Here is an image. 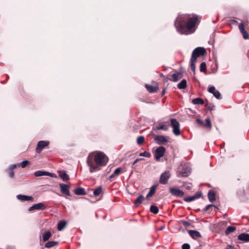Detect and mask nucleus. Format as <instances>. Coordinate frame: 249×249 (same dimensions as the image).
I'll return each instance as SVG.
<instances>
[{
    "label": "nucleus",
    "mask_w": 249,
    "mask_h": 249,
    "mask_svg": "<svg viewBox=\"0 0 249 249\" xmlns=\"http://www.w3.org/2000/svg\"><path fill=\"white\" fill-rule=\"evenodd\" d=\"M45 176H49V177H54V174H53V173H50V172H46V174Z\"/></svg>",
    "instance_id": "nucleus-50"
},
{
    "label": "nucleus",
    "mask_w": 249,
    "mask_h": 249,
    "mask_svg": "<svg viewBox=\"0 0 249 249\" xmlns=\"http://www.w3.org/2000/svg\"><path fill=\"white\" fill-rule=\"evenodd\" d=\"M201 196V193L200 192H197L193 196L184 197L183 199L185 202H189L193 201L196 200V199L200 198Z\"/></svg>",
    "instance_id": "nucleus-15"
},
{
    "label": "nucleus",
    "mask_w": 249,
    "mask_h": 249,
    "mask_svg": "<svg viewBox=\"0 0 249 249\" xmlns=\"http://www.w3.org/2000/svg\"><path fill=\"white\" fill-rule=\"evenodd\" d=\"M67 222L65 220L60 221L57 225V230L59 231H62L66 226Z\"/></svg>",
    "instance_id": "nucleus-28"
},
{
    "label": "nucleus",
    "mask_w": 249,
    "mask_h": 249,
    "mask_svg": "<svg viewBox=\"0 0 249 249\" xmlns=\"http://www.w3.org/2000/svg\"><path fill=\"white\" fill-rule=\"evenodd\" d=\"M147 90L150 93L156 92L159 89V88L157 86H153L149 85H145Z\"/></svg>",
    "instance_id": "nucleus-23"
},
{
    "label": "nucleus",
    "mask_w": 249,
    "mask_h": 249,
    "mask_svg": "<svg viewBox=\"0 0 249 249\" xmlns=\"http://www.w3.org/2000/svg\"><path fill=\"white\" fill-rule=\"evenodd\" d=\"M74 194L76 195H85L86 194L85 189L83 188H77L74 190Z\"/></svg>",
    "instance_id": "nucleus-25"
},
{
    "label": "nucleus",
    "mask_w": 249,
    "mask_h": 249,
    "mask_svg": "<svg viewBox=\"0 0 249 249\" xmlns=\"http://www.w3.org/2000/svg\"><path fill=\"white\" fill-rule=\"evenodd\" d=\"M17 198L21 201H34V198L31 196H28L23 195H18L17 196Z\"/></svg>",
    "instance_id": "nucleus-16"
},
{
    "label": "nucleus",
    "mask_w": 249,
    "mask_h": 249,
    "mask_svg": "<svg viewBox=\"0 0 249 249\" xmlns=\"http://www.w3.org/2000/svg\"><path fill=\"white\" fill-rule=\"evenodd\" d=\"M242 34L243 35V36L244 38L247 39L249 38V35L245 31L244 32H242Z\"/></svg>",
    "instance_id": "nucleus-47"
},
{
    "label": "nucleus",
    "mask_w": 249,
    "mask_h": 249,
    "mask_svg": "<svg viewBox=\"0 0 249 249\" xmlns=\"http://www.w3.org/2000/svg\"><path fill=\"white\" fill-rule=\"evenodd\" d=\"M49 144V141H40L37 142L36 152L37 153H40L42 150Z\"/></svg>",
    "instance_id": "nucleus-9"
},
{
    "label": "nucleus",
    "mask_w": 249,
    "mask_h": 249,
    "mask_svg": "<svg viewBox=\"0 0 249 249\" xmlns=\"http://www.w3.org/2000/svg\"><path fill=\"white\" fill-rule=\"evenodd\" d=\"M187 82L185 79H183L178 84V88L179 89H184L186 88Z\"/></svg>",
    "instance_id": "nucleus-29"
},
{
    "label": "nucleus",
    "mask_w": 249,
    "mask_h": 249,
    "mask_svg": "<svg viewBox=\"0 0 249 249\" xmlns=\"http://www.w3.org/2000/svg\"><path fill=\"white\" fill-rule=\"evenodd\" d=\"M226 249H234V247L231 245H228Z\"/></svg>",
    "instance_id": "nucleus-52"
},
{
    "label": "nucleus",
    "mask_w": 249,
    "mask_h": 249,
    "mask_svg": "<svg viewBox=\"0 0 249 249\" xmlns=\"http://www.w3.org/2000/svg\"><path fill=\"white\" fill-rule=\"evenodd\" d=\"M144 200V197L142 195H139L136 199L134 201V204L136 207H138Z\"/></svg>",
    "instance_id": "nucleus-19"
},
{
    "label": "nucleus",
    "mask_w": 249,
    "mask_h": 249,
    "mask_svg": "<svg viewBox=\"0 0 249 249\" xmlns=\"http://www.w3.org/2000/svg\"><path fill=\"white\" fill-rule=\"evenodd\" d=\"M154 141L159 145L165 144L168 141L163 135H157L154 138Z\"/></svg>",
    "instance_id": "nucleus-11"
},
{
    "label": "nucleus",
    "mask_w": 249,
    "mask_h": 249,
    "mask_svg": "<svg viewBox=\"0 0 249 249\" xmlns=\"http://www.w3.org/2000/svg\"><path fill=\"white\" fill-rule=\"evenodd\" d=\"M188 232L193 239H196L201 236L200 232L196 230H189Z\"/></svg>",
    "instance_id": "nucleus-20"
},
{
    "label": "nucleus",
    "mask_w": 249,
    "mask_h": 249,
    "mask_svg": "<svg viewBox=\"0 0 249 249\" xmlns=\"http://www.w3.org/2000/svg\"><path fill=\"white\" fill-rule=\"evenodd\" d=\"M164 227H162L161 228H160V230L161 231V230H162L163 229Z\"/></svg>",
    "instance_id": "nucleus-56"
},
{
    "label": "nucleus",
    "mask_w": 249,
    "mask_h": 249,
    "mask_svg": "<svg viewBox=\"0 0 249 249\" xmlns=\"http://www.w3.org/2000/svg\"><path fill=\"white\" fill-rule=\"evenodd\" d=\"M170 176L171 175L169 171H166L164 172L160 176V183L164 185L166 184Z\"/></svg>",
    "instance_id": "nucleus-8"
},
{
    "label": "nucleus",
    "mask_w": 249,
    "mask_h": 249,
    "mask_svg": "<svg viewBox=\"0 0 249 249\" xmlns=\"http://www.w3.org/2000/svg\"><path fill=\"white\" fill-rule=\"evenodd\" d=\"M114 173L110 176V178H112L114 176Z\"/></svg>",
    "instance_id": "nucleus-57"
},
{
    "label": "nucleus",
    "mask_w": 249,
    "mask_h": 249,
    "mask_svg": "<svg viewBox=\"0 0 249 249\" xmlns=\"http://www.w3.org/2000/svg\"><path fill=\"white\" fill-rule=\"evenodd\" d=\"M208 196L209 200L211 202H213L216 199L215 193L212 190H210L209 191L208 193Z\"/></svg>",
    "instance_id": "nucleus-22"
},
{
    "label": "nucleus",
    "mask_w": 249,
    "mask_h": 249,
    "mask_svg": "<svg viewBox=\"0 0 249 249\" xmlns=\"http://www.w3.org/2000/svg\"><path fill=\"white\" fill-rule=\"evenodd\" d=\"M189 15H179L175 21L177 31L180 34L188 35L189 33L186 30V23L189 18Z\"/></svg>",
    "instance_id": "nucleus-2"
},
{
    "label": "nucleus",
    "mask_w": 249,
    "mask_h": 249,
    "mask_svg": "<svg viewBox=\"0 0 249 249\" xmlns=\"http://www.w3.org/2000/svg\"><path fill=\"white\" fill-rule=\"evenodd\" d=\"M46 209V206L43 203L40 202L37 204H34L33 206L29 208V211H32L33 210H43Z\"/></svg>",
    "instance_id": "nucleus-13"
},
{
    "label": "nucleus",
    "mask_w": 249,
    "mask_h": 249,
    "mask_svg": "<svg viewBox=\"0 0 249 249\" xmlns=\"http://www.w3.org/2000/svg\"><path fill=\"white\" fill-rule=\"evenodd\" d=\"M239 29H240V31L241 33H242V32H244L245 31V29H244V25H243V23H240L239 25Z\"/></svg>",
    "instance_id": "nucleus-46"
},
{
    "label": "nucleus",
    "mask_w": 249,
    "mask_h": 249,
    "mask_svg": "<svg viewBox=\"0 0 249 249\" xmlns=\"http://www.w3.org/2000/svg\"><path fill=\"white\" fill-rule=\"evenodd\" d=\"M236 230V228L233 226H229L227 228L226 231H225V234L226 235H228L230 234L231 233L233 232Z\"/></svg>",
    "instance_id": "nucleus-34"
},
{
    "label": "nucleus",
    "mask_w": 249,
    "mask_h": 249,
    "mask_svg": "<svg viewBox=\"0 0 249 249\" xmlns=\"http://www.w3.org/2000/svg\"><path fill=\"white\" fill-rule=\"evenodd\" d=\"M30 163V162L28 160H25L20 162L19 163H18L17 165L20 166L22 168H24Z\"/></svg>",
    "instance_id": "nucleus-36"
},
{
    "label": "nucleus",
    "mask_w": 249,
    "mask_h": 249,
    "mask_svg": "<svg viewBox=\"0 0 249 249\" xmlns=\"http://www.w3.org/2000/svg\"><path fill=\"white\" fill-rule=\"evenodd\" d=\"M169 191L173 196L176 197H182L184 195V192L178 188H171Z\"/></svg>",
    "instance_id": "nucleus-10"
},
{
    "label": "nucleus",
    "mask_w": 249,
    "mask_h": 249,
    "mask_svg": "<svg viewBox=\"0 0 249 249\" xmlns=\"http://www.w3.org/2000/svg\"><path fill=\"white\" fill-rule=\"evenodd\" d=\"M58 243L56 241H48L45 245V247L47 248H51L54 246L58 245Z\"/></svg>",
    "instance_id": "nucleus-31"
},
{
    "label": "nucleus",
    "mask_w": 249,
    "mask_h": 249,
    "mask_svg": "<svg viewBox=\"0 0 249 249\" xmlns=\"http://www.w3.org/2000/svg\"><path fill=\"white\" fill-rule=\"evenodd\" d=\"M182 224L185 227H189L191 225V223L187 221L182 220L181 221Z\"/></svg>",
    "instance_id": "nucleus-43"
},
{
    "label": "nucleus",
    "mask_w": 249,
    "mask_h": 249,
    "mask_svg": "<svg viewBox=\"0 0 249 249\" xmlns=\"http://www.w3.org/2000/svg\"><path fill=\"white\" fill-rule=\"evenodd\" d=\"M208 91L212 93L213 96L217 99H221V94L220 93L215 89V88L213 86H211L208 89Z\"/></svg>",
    "instance_id": "nucleus-14"
},
{
    "label": "nucleus",
    "mask_w": 249,
    "mask_h": 249,
    "mask_svg": "<svg viewBox=\"0 0 249 249\" xmlns=\"http://www.w3.org/2000/svg\"><path fill=\"white\" fill-rule=\"evenodd\" d=\"M121 168L120 167L116 168L113 172L114 174L116 175H119L121 173Z\"/></svg>",
    "instance_id": "nucleus-45"
},
{
    "label": "nucleus",
    "mask_w": 249,
    "mask_h": 249,
    "mask_svg": "<svg viewBox=\"0 0 249 249\" xmlns=\"http://www.w3.org/2000/svg\"><path fill=\"white\" fill-rule=\"evenodd\" d=\"M223 225L224 226L225 225V223L224 222H221L218 223V225Z\"/></svg>",
    "instance_id": "nucleus-54"
},
{
    "label": "nucleus",
    "mask_w": 249,
    "mask_h": 249,
    "mask_svg": "<svg viewBox=\"0 0 249 249\" xmlns=\"http://www.w3.org/2000/svg\"><path fill=\"white\" fill-rule=\"evenodd\" d=\"M143 160V159H136L133 162V165H134L135 164H136V163H137L139 160Z\"/></svg>",
    "instance_id": "nucleus-51"
},
{
    "label": "nucleus",
    "mask_w": 249,
    "mask_h": 249,
    "mask_svg": "<svg viewBox=\"0 0 249 249\" xmlns=\"http://www.w3.org/2000/svg\"><path fill=\"white\" fill-rule=\"evenodd\" d=\"M160 76H161V77H162V76H163V74H162V73H160Z\"/></svg>",
    "instance_id": "nucleus-58"
},
{
    "label": "nucleus",
    "mask_w": 249,
    "mask_h": 249,
    "mask_svg": "<svg viewBox=\"0 0 249 249\" xmlns=\"http://www.w3.org/2000/svg\"><path fill=\"white\" fill-rule=\"evenodd\" d=\"M205 121H206V123L205 124L204 123V126L207 127L209 128V129H211L212 126L210 119L209 118H207L206 119Z\"/></svg>",
    "instance_id": "nucleus-37"
},
{
    "label": "nucleus",
    "mask_w": 249,
    "mask_h": 249,
    "mask_svg": "<svg viewBox=\"0 0 249 249\" xmlns=\"http://www.w3.org/2000/svg\"><path fill=\"white\" fill-rule=\"evenodd\" d=\"M165 89H163L162 90V91L161 93V96L164 95V94H165Z\"/></svg>",
    "instance_id": "nucleus-53"
},
{
    "label": "nucleus",
    "mask_w": 249,
    "mask_h": 249,
    "mask_svg": "<svg viewBox=\"0 0 249 249\" xmlns=\"http://www.w3.org/2000/svg\"><path fill=\"white\" fill-rule=\"evenodd\" d=\"M214 207L215 208H217V207L216 206H215V205H213V204H209L208 205H207L203 209V212H206L207 211H208L211 207Z\"/></svg>",
    "instance_id": "nucleus-42"
},
{
    "label": "nucleus",
    "mask_w": 249,
    "mask_h": 249,
    "mask_svg": "<svg viewBox=\"0 0 249 249\" xmlns=\"http://www.w3.org/2000/svg\"><path fill=\"white\" fill-rule=\"evenodd\" d=\"M169 126L166 124H160L155 127L156 130H164L165 131L167 130Z\"/></svg>",
    "instance_id": "nucleus-32"
},
{
    "label": "nucleus",
    "mask_w": 249,
    "mask_h": 249,
    "mask_svg": "<svg viewBox=\"0 0 249 249\" xmlns=\"http://www.w3.org/2000/svg\"><path fill=\"white\" fill-rule=\"evenodd\" d=\"M192 103L194 105H203L204 104V101L200 98H196L192 100Z\"/></svg>",
    "instance_id": "nucleus-30"
},
{
    "label": "nucleus",
    "mask_w": 249,
    "mask_h": 249,
    "mask_svg": "<svg viewBox=\"0 0 249 249\" xmlns=\"http://www.w3.org/2000/svg\"><path fill=\"white\" fill-rule=\"evenodd\" d=\"M150 211L154 214H157L159 212V208L157 206L152 205L150 208Z\"/></svg>",
    "instance_id": "nucleus-33"
},
{
    "label": "nucleus",
    "mask_w": 249,
    "mask_h": 249,
    "mask_svg": "<svg viewBox=\"0 0 249 249\" xmlns=\"http://www.w3.org/2000/svg\"><path fill=\"white\" fill-rule=\"evenodd\" d=\"M191 168L190 166L187 164L180 166L178 170V176H180L182 177H187L191 173Z\"/></svg>",
    "instance_id": "nucleus-4"
},
{
    "label": "nucleus",
    "mask_w": 249,
    "mask_h": 249,
    "mask_svg": "<svg viewBox=\"0 0 249 249\" xmlns=\"http://www.w3.org/2000/svg\"><path fill=\"white\" fill-rule=\"evenodd\" d=\"M206 107H207V108L210 110V111H212L213 110L214 108V106L213 105H210L209 106H208L207 104L205 106Z\"/></svg>",
    "instance_id": "nucleus-48"
},
{
    "label": "nucleus",
    "mask_w": 249,
    "mask_h": 249,
    "mask_svg": "<svg viewBox=\"0 0 249 249\" xmlns=\"http://www.w3.org/2000/svg\"><path fill=\"white\" fill-rule=\"evenodd\" d=\"M157 187V185H153L150 188V191L147 194L146 198L150 197L153 196V195L155 193L156 189Z\"/></svg>",
    "instance_id": "nucleus-27"
},
{
    "label": "nucleus",
    "mask_w": 249,
    "mask_h": 249,
    "mask_svg": "<svg viewBox=\"0 0 249 249\" xmlns=\"http://www.w3.org/2000/svg\"><path fill=\"white\" fill-rule=\"evenodd\" d=\"M60 191L64 195H66L67 196H71V193L69 190L70 186L63 183L59 184Z\"/></svg>",
    "instance_id": "nucleus-12"
},
{
    "label": "nucleus",
    "mask_w": 249,
    "mask_h": 249,
    "mask_svg": "<svg viewBox=\"0 0 249 249\" xmlns=\"http://www.w3.org/2000/svg\"><path fill=\"white\" fill-rule=\"evenodd\" d=\"M169 80H170V79L169 78H167V77L166 78V79L165 80L166 82H167Z\"/></svg>",
    "instance_id": "nucleus-55"
},
{
    "label": "nucleus",
    "mask_w": 249,
    "mask_h": 249,
    "mask_svg": "<svg viewBox=\"0 0 249 249\" xmlns=\"http://www.w3.org/2000/svg\"><path fill=\"white\" fill-rule=\"evenodd\" d=\"M198 19L196 17L189 18L185 25L186 30L188 32L189 34L191 33L190 31L195 26Z\"/></svg>",
    "instance_id": "nucleus-5"
},
{
    "label": "nucleus",
    "mask_w": 249,
    "mask_h": 249,
    "mask_svg": "<svg viewBox=\"0 0 249 249\" xmlns=\"http://www.w3.org/2000/svg\"><path fill=\"white\" fill-rule=\"evenodd\" d=\"M144 141V137L143 136H139L137 140V143L139 145L142 144Z\"/></svg>",
    "instance_id": "nucleus-39"
},
{
    "label": "nucleus",
    "mask_w": 249,
    "mask_h": 249,
    "mask_svg": "<svg viewBox=\"0 0 249 249\" xmlns=\"http://www.w3.org/2000/svg\"><path fill=\"white\" fill-rule=\"evenodd\" d=\"M102 190V188L101 186L98 187L93 192V194L95 196H97L99 195Z\"/></svg>",
    "instance_id": "nucleus-38"
},
{
    "label": "nucleus",
    "mask_w": 249,
    "mask_h": 249,
    "mask_svg": "<svg viewBox=\"0 0 249 249\" xmlns=\"http://www.w3.org/2000/svg\"><path fill=\"white\" fill-rule=\"evenodd\" d=\"M238 239L245 242H249V234L247 233H241L238 236Z\"/></svg>",
    "instance_id": "nucleus-17"
},
{
    "label": "nucleus",
    "mask_w": 249,
    "mask_h": 249,
    "mask_svg": "<svg viewBox=\"0 0 249 249\" xmlns=\"http://www.w3.org/2000/svg\"><path fill=\"white\" fill-rule=\"evenodd\" d=\"M206 53V49L203 47H197L193 51L190 60V66L191 70L195 72V63L198 57L205 54Z\"/></svg>",
    "instance_id": "nucleus-3"
},
{
    "label": "nucleus",
    "mask_w": 249,
    "mask_h": 249,
    "mask_svg": "<svg viewBox=\"0 0 249 249\" xmlns=\"http://www.w3.org/2000/svg\"><path fill=\"white\" fill-rule=\"evenodd\" d=\"M140 156L145 157L147 158H150L151 156V154L146 151H144V152L141 153L139 155Z\"/></svg>",
    "instance_id": "nucleus-41"
},
{
    "label": "nucleus",
    "mask_w": 249,
    "mask_h": 249,
    "mask_svg": "<svg viewBox=\"0 0 249 249\" xmlns=\"http://www.w3.org/2000/svg\"><path fill=\"white\" fill-rule=\"evenodd\" d=\"M17 166V165L16 164L11 165L9 168H8L9 175V177L11 178H14V172L13 170L16 168Z\"/></svg>",
    "instance_id": "nucleus-26"
},
{
    "label": "nucleus",
    "mask_w": 249,
    "mask_h": 249,
    "mask_svg": "<svg viewBox=\"0 0 249 249\" xmlns=\"http://www.w3.org/2000/svg\"><path fill=\"white\" fill-rule=\"evenodd\" d=\"M196 121L200 125H201L202 126H204V123L201 119L198 118L196 120Z\"/></svg>",
    "instance_id": "nucleus-49"
},
{
    "label": "nucleus",
    "mask_w": 249,
    "mask_h": 249,
    "mask_svg": "<svg viewBox=\"0 0 249 249\" xmlns=\"http://www.w3.org/2000/svg\"><path fill=\"white\" fill-rule=\"evenodd\" d=\"M107 161V158L102 152H99L95 155L93 153H90L87 160V164L90 167V173L100 170L101 169L99 167L105 166Z\"/></svg>",
    "instance_id": "nucleus-1"
},
{
    "label": "nucleus",
    "mask_w": 249,
    "mask_h": 249,
    "mask_svg": "<svg viewBox=\"0 0 249 249\" xmlns=\"http://www.w3.org/2000/svg\"><path fill=\"white\" fill-rule=\"evenodd\" d=\"M182 77V74L181 72H177L173 74L172 75V81L174 82H178Z\"/></svg>",
    "instance_id": "nucleus-21"
},
{
    "label": "nucleus",
    "mask_w": 249,
    "mask_h": 249,
    "mask_svg": "<svg viewBox=\"0 0 249 249\" xmlns=\"http://www.w3.org/2000/svg\"><path fill=\"white\" fill-rule=\"evenodd\" d=\"M46 174V171H40V170L36 171L34 173L35 176L36 177L45 176Z\"/></svg>",
    "instance_id": "nucleus-35"
},
{
    "label": "nucleus",
    "mask_w": 249,
    "mask_h": 249,
    "mask_svg": "<svg viewBox=\"0 0 249 249\" xmlns=\"http://www.w3.org/2000/svg\"><path fill=\"white\" fill-rule=\"evenodd\" d=\"M190 249V246L188 243H185L182 245V249Z\"/></svg>",
    "instance_id": "nucleus-44"
},
{
    "label": "nucleus",
    "mask_w": 249,
    "mask_h": 249,
    "mask_svg": "<svg viewBox=\"0 0 249 249\" xmlns=\"http://www.w3.org/2000/svg\"><path fill=\"white\" fill-rule=\"evenodd\" d=\"M52 234L50 231H46L42 234V241L46 242L52 236Z\"/></svg>",
    "instance_id": "nucleus-24"
},
{
    "label": "nucleus",
    "mask_w": 249,
    "mask_h": 249,
    "mask_svg": "<svg viewBox=\"0 0 249 249\" xmlns=\"http://www.w3.org/2000/svg\"><path fill=\"white\" fill-rule=\"evenodd\" d=\"M165 151V148L163 146H160L158 147L154 154L155 160H159L164 156Z\"/></svg>",
    "instance_id": "nucleus-7"
},
{
    "label": "nucleus",
    "mask_w": 249,
    "mask_h": 249,
    "mask_svg": "<svg viewBox=\"0 0 249 249\" xmlns=\"http://www.w3.org/2000/svg\"><path fill=\"white\" fill-rule=\"evenodd\" d=\"M59 176L63 181H66L70 179L69 176L65 171H59L58 172Z\"/></svg>",
    "instance_id": "nucleus-18"
},
{
    "label": "nucleus",
    "mask_w": 249,
    "mask_h": 249,
    "mask_svg": "<svg viewBox=\"0 0 249 249\" xmlns=\"http://www.w3.org/2000/svg\"><path fill=\"white\" fill-rule=\"evenodd\" d=\"M171 125L173 127V132L175 135L178 136L180 134L179 124L178 122L175 119L171 120Z\"/></svg>",
    "instance_id": "nucleus-6"
},
{
    "label": "nucleus",
    "mask_w": 249,
    "mask_h": 249,
    "mask_svg": "<svg viewBox=\"0 0 249 249\" xmlns=\"http://www.w3.org/2000/svg\"><path fill=\"white\" fill-rule=\"evenodd\" d=\"M206 70V64L205 62H202L200 65V71L205 72Z\"/></svg>",
    "instance_id": "nucleus-40"
}]
</instances>
